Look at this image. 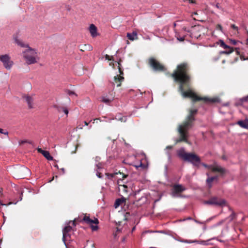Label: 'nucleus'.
<instances>
[{"instance_id": "nucleus-16", "label": "nucleus", "mask_w": 248, "mask_h": 248, "mask_svg": "<svg viewBox=\"0 0 248 248\" xmlns=\"http://www.w3.org/2000/svg\"><path fill=\"white\" fill-rule=\"evenodd\" d=\"M89 31L92 37H94L97 36V29L93 24H91L90 25Z\"/></svg>"}, {"instance_id": "nucleus-30", "label": "nucleus", "mask_w": 248, "mask_h": 248, "mask_svg": "<svg viewBox=\"0 0 248 248\" xmlns=\"http://www.w3.org/2000/svg\"><path fill=\"white\" fill-rule=\"evenodd\" d=\"M182 242H184V243H196V242H197L198 241L197 240H194V241H191V240H183L182 241Z\"/></svg>"}, {"instance_id": "nucleus-3", "label": "nucleus", "mask_w": 248, "mask_h": 248, "mask_svg": "<svg viewBox=\"0 0 248 248\" xmlns=\"http://www.w3.org/2000/svg\"><path fill=\"white\" fill-rule=\"evenodd\" d=\"M178 156L185 161L191 163L193 166L199 167L201 164V158L199 156L193 153H186L184 148L177 150Z\"/></svg>"}, {"instance_id": "nucleus-9", "label": "nucleus", "mask_w": 248, "mask_h": 248, "mask_svg": "<svg viewBox=\"0 0 248 248\" xmlns=\"http://www.w3.org/2000/svg\"><path fill=\"white\" fill-rule=\"evenodd\" d=\"M121 62H122L121 60H120L118 62V67L119 69V72L120 73V75H117V76H115L114 78V82L116 83H117V87H120L121 86V82H122L124 79V78L122 76H121V75H123V72L121 68Z\"/></svg>"}, {"instance_id": "nucleus-25", "label": "nucleus", "mask_w": 248, "mask_h": 248, "mask_svg": "<svg viewBox=\"0 0 248 248\" xmlns=\"http://www.w3.org/2000/svg\"><path fill=\"white\" fill-rule=\"evenodd\" d=\"M236 215L234 212H232L231 215L228 217V218L230 220V221H232L234 219L236 218Z\"/></svg>"}, {"instance_id": "nucleus-34", "label": "nucleus", "mask_w": 248, "mask_h": 248, "mask_svg": "<svg viewBox=\"0 0 248 248\" xmlns=\"http://www.w3.org/2000/svg\"><path fill=\"white\" fill-rule=\"evenodd\" d=\"M216 29L222 32V27L220 24H217L216 26Z\"/></svg>"}, {"instance_id": "nucleus-20", "label": "nucleus", "mask_w": 248, "mask_h": 248, "mask_svg": "<svg viewBox=\"0 0 248 248\" xmlns=\"http://www.w3.org/2000/svg\"><path fill=\"white\" fill-rule=\"evenodd\" d=\"M114 119H116L122 122H125L126 121V117L125 116H122L120 114L117 115L114 118L112 119V120Z\"/></svg>"}, {"instance_id": "nucleus-19", "label": "nucleus", "mask_w": 248, "mask_h": 248, "mask_svg": "<svg viewBox=\"0 0 248 248\" xmlns=\"http://www.w3.org/2000/svg\"><path fill=\"white\" fill-rule=\"evenodd\" d=\"M218 179V176H215L213 177H208L206 180V183L207 185L211 187V183L214 181V180H217Z\"/></svg>"}, {"instance_id": "nucleus-26", "label": "nucleus", "mask_w": 248, "mask_h": 248, "mask_svg": "<svg viewBox=\"0 0 248 248\" xmlns=\"http://www.w3.org/2000/svg\"><path fill=\"white\" fill-rule=\"evenodd\" d=\"M209 240L207 241H204V240H201L200 241H198L197 242L198 244L202 245H208L209 244Z\"/></svg>"}, {"instance_id": "nucleus-47", "label": "nucleus", "mask_w": 248, "mask_h": 248, "mask_svg": "<svg viewBox=\"0 0 248 248\" xmlns=\"http://www.w3.org/2000/svg\"><path fill=\"white\" fill-rule=\"evenodd\" d=\"M22 196H23V192H21V195L20 196V201H21L22 199Z\"/></svg>"}, {"instance_id": "nucleus-56", "label": "nucleus", "mask_w": 248, "mask_h": 248, "mask_svg": "<svg viewBox=\"0 0 248 248\" xmlns=\"http://www.w3.org/2000/svg\"><path fill=\"white\" fill-rule=\"evenodd\" d=\"M3 191V189L2 188H0V193L2 194V192Z\"/></svg>"}, {"instance_id": "nucleus-28", "label": "nucleus", "mask_w": 248, "mask_h": 248, "mask_svg": "<svg viewBox=\"0 0 248 248\" xmlns=\"http://www.w3.org/2000/svg\"><path fill=\"white\" fill-rule=\"evenodd\" d=\"M102 102H103L104 103H106V104H108L109 103H110L111 101V100L110 99L106 98L105 97H102Z\"/></svg>"}, {"instance_id": "nucleus-60", "label": "nucleus", "mask_w": 248, "mask_h": 248, "mask_svg": "<svg viewBox=\"0 0 248 248\" xmlns=\"http://www.w3.org/2000/svg\"><path fill=\"white\" fill-rule=\"evenodd\" d=\"M135 229V227H133V229H132V231H133Z\"/></svg>"}, {"instance_id": "nucleus-57", "label": "nucleus", "mask_w": 248, "mask_h": 248, "mask_svg": "<svg viewBox=\"0 0 248 248\" xmlns=\"http://www.w3.org/2000/svg\"><path fill=\"white\" fill-rule=\"evenodd\" d=\"M54 177H53L52 178V179H51V180H50L49 181V182H51L52 181H53V180H54Z\"/></svg>"}, {"instance_id": "nucleus-2", "label": "nucleus", "mask_w": 248, "mask_h": 248, "mask_svg": "<svg viewBox=\"0 0 248 248\" xmlns=\"http://www.w3.org/2000/svg\"><path fill=\"white\" fill-rule=\"evenodd\" d=\"M197 111L195 109H190L186 121L183 124L179 125L178 130L181 138L176 140V143L181 141L188 143L187 140L188 134L187 131L192 126V123L194 120L193 115L197 113Z\"/></svg>"}, {"instance_id": "nucleus-22", "label": "nucleus", "mask_w": 248, "mask_h": 248, "mask_svg": "<svg viewBox=\"0 0 248 248\" xmlns=\"http://www.w3.org/2000/svg\"><path fill=\"white\" fill-rule=\"evenodd\" d=\"M72 230V227L69 225H68L64 228L62 231V232H64V237H65L67 232H70Z\"/></svg>"}, {"instance_id": "nucleus-55", "label": "nucleus", "mask_w": 248, "mask_h": 248, "mask_svg": "<svg viewBox=\"0 0 248 248\" xmlns=\"http://www.w3.org/2000/svg\"><path fill=\"white\" fill-rule=\"evenodd\" d=\"M61 170L62 171L63 173H64V168H62Z\"/></svg>"}, {"instance_id": "nucleus-27", "label": "nucleus", "mask_w": 248, "mask_h": 248, "mask_svg": "<svg viewBox=\"0 0 248 248\" xmlns=\"http://www.w3.org/2000/svg\"><path fill=\"white\" fill-rule=\"evenodd\" d=\"M61 111H63L67 116L68 114V110L66 108H61L59 109V111L61 112Z\"/></svg>"}, {"instance_id": "nucleus-59", "label": "nucleus", "mask_w": 248, "mask_h": 248, "mask_svg": "<svg viewBox=\"0 0 248 248\" xmlns=\"http://www.w3.org/2000/svg\"><path fill=\"white\" fill-rule=\"evenodd\" d=\"M168 156H169V158H170V154L168 153Z\"/></svg>"}, {"instance_id": "nucleus-32", "label": "nucleus", "mask_w": 248, "mask_h": 248, "mask_svg": "<svg viewBox=\"0 0 248 248\" xmlns=\"http://www.w3.org/2000/svg\"><path fill=\"white\" fill-rule=\"evenodd\" d=\"M0 133L4 134L5 135H8V132L7 131H5L2 128H0Z\"/></svg>"}, {"instance_id": "nucleus-61", "label": "nucleus", "mask_w": 248, "mask_h": 248, "mask_svg": "<svg viewBox=\"0 0 248 248\" xmlns=\"http://www.w3.org/2000/svg\"><path fill=\"white\" fill-rule=\"evenodd\" d=\"M183 30H185V31H186V28H183Z\"/></svg>"}, {"instance_id": "nucleus-29", "label": "nucleus", "mask_w": 248, "mask_h": 248, "mask_svg": "<svg viewBox=\"0 0 248 248\" xmlns=\"http://www.w3.org/2000/svg\"><path fill=\"white\" fill-rule=\"evenodd\" d=\"M62 233H63L62 241H63L64 244L66 245V243H65L66 239L67 237H69L70 235H69V232H67L65 237H64V232H62Z\"/></svg>"}, {"instance_id": "nucleus-40", "label": "nucleus", "mask_w": 248, "mask_h": 248, "mask_svg": "<svg viewBox=\"0 0 248 248\" xmlns=\"http://www.w3.org/2000/svg\"><path fill=\"white\" fill-rule=\"evenodd\" d=\"M231 27L234 30H238V27L234 24L232 25Z\"/></svg>"}, {"instance_id": "nucleus-1", "label": "nucleus", "mask_w": 248, "mask_h": 248, "mask_svg": "<svg viewBox=\"0 0 248 248\" xmlns=\"http://www.w3.org/2000/svg\"><path fill=\"white\" fill-rule=\"evenodd\" d=\"M188 67L187 63H184L178 65L177 69L171 75L176 81L180 82L179 91L181 92L183 97H190L194 101L203 100L207 103H213L219 101L217 97L208 98L198 97L189 89V82L190 77L187 74Z\"/></svg>"}, {"instance_id": "nucleus-43", "label": "nucleus", "mask_w": 248, "mask_h": 248, "mask_svg": "<svg viewBox=\"0 0 248 248\" xmlns=\"http://www.w3.org/2000/svg\"><path fill=\"white\" fill-rule=\"evenodd\" d=\"M11 203H12V202H10L8 203V204H4L1 201H0V205H2V206H3V205H8L11 204Z\"/></svg>"}, {"instance_id": "nucleus-4", "label": "nucleus", "mask_w": 248, "mask_h": 248, "mask_svg": "<svg viewBox=\"0 0 248 248\" xmlns=\"http://www.w3.org/2000/svg\"><path fill=\"white\" fill-rule=\"evenodd\" d=\"M23 57L28 64H31L37 62L38 60V54L36 50L29 47L23 52Z\"/></svg>"}, {"instance_id": "nucleus-41", "label": "nucleus", "mask_w": 248, "mask_h": 248, "mask_svg": "<svg viewBox=\"0 0 248 248\" xmlns=\"http://www.w3.org/2000/svg\"><path fill=\"white\" fill-rule=\"evenodd\" d=\"M27 142V140H23L19 142V144H24Z\"/></svg>"}, {"instance_id": "nucleus-11", "label": "nucleus", "mask_w": 248, "mask_h": 248, "mask_svg": "<svg viewBox=\"0 0 248 248\" xmlns=\"http://www.w3.org/2000/svg\"><path fill=\"white\" fill-rule=\"evenodd\" d=\"M185 188L180 185H174L172 192V197H175L178 196V194L182 192L184 190H185Z\"/></svg>"}, {"instance_id": "nucleus-50", "label": "nucleus", "mask_w": 248, "mask_h": 248, "mask_svg": "<svg viewBox=\"0 0 248 248\" xmlns=\"http://www.w3.org/2000/svg\"><path fill=\"white\" fill-rule=\"evenodd\" d=\"M97 120H100V121H102V120H100V119L97 118V119H94V120H93L94 121H93V123H95V121H97Z\"/></svg>"}, {"instance_id": "nucleus-42", "label": "nucleus", "mask_w": 248, "mask_h": 248, "mask_svg": "<svg viewBox=\"0 0 248 248\" xmlns=\"http://www.w3.org/2000/svg\"><path fill=\"white\" fill-rule=\"evenodd\" d=\"M194 221L197 223H199V224H204L205 223V222H201V221H199L197 220H194Z\"/></svg>"}, {"instance_id": "nucleus-5", "label": "nucleus", "mask_w": 248, "mask_h": 248, "mask_svg": "<svg viewBox=\"0 0 248 248\" xmlns=\"http://www.w3.org/2000/svg\"><path fill=\"white\" fill-rule=\"evenodd\" d=\"M204 203L207 204L215 205L221 207L227 205V202L225 200L219 198L217 197L211 198L209 200L205 201Z\"/></svg>"}, {"instance_id": "nucleus-44", "label": "nucleus", "mask_w": 248, "mask_h": 248, "mask_svg": "<svg viewBox=\"0 0 248 248\" xmlns=\"http://www.w3.org/2000/svg\"><path fill=\"white\" fill-rule=\"evenodd\" d=\"M215 217H210V218H208V219H207V220L205 222H205H209V221H211L212 219H213V218H215Z\"/></svg>"}, {"instance_id": "nucleus-33", "label": "nucleus", "mask_w": 248, "mask_h": 248, "mask_svg": "<svg viewBox=\"0 0 248 248\" xmlns=\"http://www.w3.org/2000/svg\"><path fill=\"white\" fill-rule=\"evenodd\" d=\"M215 6H216V7L217 8H218V9H219L221 10L222 12H224V9L222 7H221V6H220V5H219V4L218 3H217V4L215 5Z\"/></svg>"}, {"instance_id": "nucleus-15", "label": "nucleus", "mask_w": 248, "mask_h": 248, "mask_svg": "<svg viewBox=\"0 0 248 248\" xmlns=\"http://www.w3.org/2000/svg\"><path fill=\"white\" fill-rule=\"evenodd\" d=\"M118 173H120V175H122V178H123V180H124L125 178H126L128 175H126V174H124L123 173H121L120 171H119V172H115V173H106V175L107 176L108 178V179H112V178L116 175L118 174Z\"/></svg>"}, {"instance_id": "nucleus-12", "label": "nucleus", "mask_w": 248, "mask_h": 248, "mask_svg": "<svg viewBox=\"0 0 248 248\" xmlns=\"http://www.w3.org/2000/svg\"><path fill=\"white\" fill-rule=\"evenodd\" d=\"M37 150L39 153H41L48 160H53V157L50 155L49 152L43 150L41 148H38Z\"/></svg>"}, {"instance_id": "nucleus-10", "label": "nucleus", "mask_w": 248, "mask_h": 248, "mask_svg": "<svg viewBox=\"0 0 248 248\" xmlns=\"http://www.w3.org/2000/svg\"><path fill=\"white\" fill-rule=\"evenodd\" d=\"M149 63L151 66L155 71H163L164 70V66L153 58L149 60Z\"/></svg>"}, {"instance_id": "nucleus-8", "label": "nucleus", "mask_w": 248, "mask_h": 248, "mask_svg": "<svg viewBox=\"0 0 248 248\" xmlns=\"http://www.w3.org/2000/svg\"><path fill=\"white\" fill-rule=\"evenodd\" d=\"M200 164L202 165L206 168L211 170L213 172H217L220 173L221 174H223L226 172V170L224 168L217 164H215L214 165H208L205 163L201 162Z\"/></svg>"}, {"instance_id": "nucleus-14", "label": "nucleus", "mask_w": 248, "mask_h": 248, "mask_svg": "<svg viewBox=\"0 0 248 248\" xmlns=\"http://www.w3.org/2000/svg\"><path fill=\"white\" fill-rule=\"evenodd\" d=\"M15 42L16 44H17L18 46L23 47H27L29 48L30 47L28 44H25L23 42H22L20 39H18L16 36H14V37Z\"/></svg>"}, {"instance_id": "nucleus-48", "label": "nucleus", "mask_w": 248, "mask_h": 248, "mask_svg": "<svg viewBox=\"0 0 248 248\" xmlns=\"http://www.w3.org/2000/svg\"><path fill=\"white\" fill-rule=\"evenodd\" d=\"M69 94V95H72V94H74V93L72 91H69V93H68Z\"/></svg>"}, {"instance_id": "nucleus-64", "label": "nucleus", "mask_w": 248, "mask_h": 248, "mask_svg": "<svg viewBox=\"0 0 248 248\" xmlns=\"http://www.w3.org/2000/svg\"><path fill=\"white\" fill-rule=\"evenodd\" d=\"M149 248H155V247H150Z\"/></svg>"}, {"instance_id": "nucleus-24", "label": "nucleus", "mask_w": 248, "mask_h": 248, "mask_svg": "<svg viewBox=\"0 0 248 248\" xmlns=\"http://www.w3.org/2000/svg\"><path fill=\"white\" fill-rule=\"evenodd\" d=\"M220 46L224 49H230V46L226 45L222 40H220Z\"/></svg>"}, {"instance_id": "nucleus-51", "label": "nucleus", "mask_w": 248, "mask_h": 248, "mask_svg": "<svg viewBox=\"0 0 248 248\" xmlns=\"http://www.w3.org/2000/svg\"><path fill=\"white\" fill-rule=\"evenodd\" d=\"M27 143H29L30 144H32V142L31 141L28 140H27Z\"/></svg>"}, {"instance_id": "nucleus-58", "label": "nucleus", "mask_w": 248, "mask_h": 248, "mask_svg": "<svg viewBox=\"0 0 248 248\" xmlns=\"http://www.w3.org/2000/svg\"><path fill=\"white\" fill-rule=\"evenodd\" d=\"M54 167H56V168H58V165H57V164H56V165H54Z\"/></svg>"}, {"instance_id": "nucleus-36", "label": "nucleus", "mask_w": 248, "mask_h": 248, "mask_svg": "<svg viewBox=\"0 0 248 248\" xmlns=\"http://www.w3.org/2000/svg\"><path fill=\"white\" fill-rule=\"evenodd\" d=\"M96 166L97 168V170H100L102 168V165L100 163L97 164Z\"/></svg>"}, {"instance_id": "nucleus-6", "label": "nucleus", "mask_w": 248, "mask_h": 248, "mask_svg": "<svg viewBox=\"0 0 248 248\" xmlns=\"http://www.w3.org/2000/svg\"><path fill=\"white\" fill-rule=\"evenodd\" d=\"M0 61L2 63L3 66L7 70H10L14 65V62L11 57L7 54L0 56Z\"/></svg>"}, {"instance_id": "nucleus-53", "label": "nucleus", "mask_w": 248, "mask_h": 248, "mask_svg": "<svg viewBox=\"0 0 248 248\" xmlns=\"http://www.w3.org/2000/svg\"><path fill=\"white\" fill-rule=\"evenodd\" d=\"M70 222H72V224L74 225V226H75L76 225V224H75V221H70Z\"/></svg>"}, {"instance_id": "nucleus-7", "label": "nucleus", "mask_w": 248, "mask_h": 248, "mask_svg": "<svg viewBox=\"0 0 248 248\" xmlns=\"http://www.w3.org/2000/svg\"><path fill=\"white\" fill-rule=\"evenodd\" d=\"M83 220L87 224H89L93 231L97 230L98 227L97 225L99 221L97 218L94 217L93 219H91L89 217L85 216L83 218Z\"/></svg>"}, {"instance_id": "nucleus-54", "label": "nucleus", "mask_w": 248, "mask_h": 248, "mask_svg": "<svg viewBox=\"0 0 248 248\" xmlns=\"http://www.w3.org/2000/svg\"><path fill=\"white\" fill-rule=\"evenodd\" d=\"M84 123H85V124L86 125H88V124H89V123H87V122H86V121H85V122H84Z\"/></svg>"}, {"instance_id": "nucleus-46", "label": "nucleus", "mask_w": 248, "mask_h": 248, "mask_svg": "<svg viewBox=\"0 0 248 248\" xmlns=\"http://www.w3.org/2000/svg\"><path fill=\"white\" fill-rule=\"evenodd\" d=\"M109 65L111 66H112L113 67H114V62H111L109 63Z\"/></svg>"}, {"instance_id": "nucleus-62", "label": "nucleus", "mask_w": 248, "mask_h": 248, "mask_svg": "<svg viewBox=\"0 0 248 248\" xmlns=\"http://www.w3.org/2000/svg\"><path fill=\"white\" fill-rule=\"evenodd\" d=\"M225 62V60H223V61H222V63H224Z\"/></svg>"}, {"instance_id": "nucleus-63", "label": "nucleus", "mask_w": 248, "mask_h": 248, "mask_svg": "<svg viewBox=\"0 0 248 248\" xmlns=\"http://www.w3.org/2000/svg\"><path fill=\"white\" fill-rule=\"evenodd\" d=\"M206 174H207V176H209V173H206Z\"/></svg>"}, {"instance_id": "nucleus-13", "label": "nucleus", "mask_w": 248, "mask_h": 248, "mask_svg": "<svg viewBox=\"0 0 248 248\" xmlns=\"http://www.w3.org/2000/svg\"><path fill=\"white\" fill-rule=\"evenodd\" d=\"M23 97L25 101L27 103L29 108H32L33 101L32 97L27 95H24Z\"/></svg>"}, {"instance_id": "nucleus-35", "label": "nucleus", "mask_w": 248, "mask_h": 248, "mask_svg": "<svg viewBox=\"0 0 248 248\" xmlns=\"http://www.w3.org/2000/svg\"><path fill=\"white\" fill-rule=\"evenodd\" d=\"M225 221V220H220V221H219L218 223H217L216 225V226H219L220 225H221L222 224H223Z\"/></svg>"}, {"instance_id": "nucleus-18", "label": "nucleus", "mask_w": 248, "mask_h": 248, "mask_svg": "<svg viewBox=\"0 0 248 248\" xmlns=\"http://www.w3.org/2000/svg\"><path fill=\"white\" fill-rule=\"evenodd\" d=\"M125 202V199L124 198L121 199H117L114 203V207L115 208H118L120 205L124 203Z\"/></svg>"}, {"instance_id": "nucleus-31", "label": "nucleus", "mask_w": 248, "mask_h": 248, "mask_svg": "<svg viewBox=\"0 0 248 248\" xmlns=\"http://www.w3.org/2000/svg\"><path fill=\"white\" fill-rule=\"evenodd\" d=\"M105 59L106 60H109V61H114V59H113V56H110L107 54H106L105 56Z\"/></svg>"}, {"instance_id": "nucleus-17", "label": "nucleus", "mask_w": 248, "mask_h": 248, "mask_svg": "<svg viewBox=\"0 0 248 248\" xmlns=\"http://www.w3.org/2000/svg\"><path fill=\"white\" fill-rule=\"evenodd\" d=\"M127 37L129 40L134 41L138 39L137 33L136 31H133L132 33H127Z\"/></svg>"}, {"instance_id": "nucleus-38", "label": "nucleus", "mask_w": 248, "mask_h": 248, "mask_svg": "<svg viewBox=\"0 0 248 248\" xmlns=\"http://www.w3.org/2000/svg\"><path fill=\"white\" fill-rule=\"evenodd\" d=\"M122 186L123 187V190L125 191V192H127V186H126V185H123V186Z\"/></svg>"}, {"instance_id": "nucleus-52", "label": "nucleus", "mask_w": 248, "mask_h": 248, "mask_svg": "<svg viewBox=\"0 0 248 248\" xmlns=\"http://www.w3.org/2000/svg\"><path fill=\"white\" fill-rule=\"evenodd\" d=\"M172 148V146H168L166 148L167 149H171Z\"/></svg>"}, {"instance_id": "nucleus-45", "label": "nucleus", "mask_w": 248, "mask_h": 248, "mask_svg": "<svg viewBox=\"0 0 248 248\" xmlns=\"http://www.w3.org/2000/svg\"><path fill=\"white\" fill-rule=\"evenodd\" d=\"M242 100H244V101H248V96H247L246 97L243 98L242 99Z\"/></svg>"}, {"instance_id": "nucleus-37", "label": "nucleus", "mask_w": 248, "mask_h": 248, "mask_svg": "<svg viewBox=\"0 0 248 248\" xmlns=\"http://www.w3.org/2000/svg\"><path fill=\"white\" fill-rule=\"evenodd\" d=\"M96 175L99 178H101L102 177V175H101V173L99 172L97 170L96 172Z\"/></svg>"}, {"instance_id": "nucleus-21", "label": "nucleus", "mask_w": 248, "mask_h": 248, "mask_svg": "<svg viewBox=\"0 0 248 248\" xmlns=\"http://www.w3.org/2000/svg\"><path fill=\"white\" fill-rule=\"evenodd\" d=\"M237 124L242 127L246 128H248V124L246 122L239 121L238 122Z\"/></svg>"}, {"instance_id": "nucleus-23", "label": "nucleus", "mask_w": 248, "mask_h": 248, "mask_svg": "<svg viewBox=\"0 0 248 248\" xmlns=\"http://www.w3.org/2000/svg\"><path fill=\"white\" fill-rule=\"evenodd\" d=\"M226 50L223 51H221L220 53L221 54H229L233 52V49L232 47H231L230 46V49H225Z\"/></svg>"}, {"instance_id": "nucleus-39", "label": "nucleus", "mask_w": 248, "mask_h": 248, "mask_svg": "<svg viewBox=\"0 0 248 248\" xmlns=\"http://www.w3.org/2000/svg\"><path fill=\"white\" fill-rule=\"evenodd\" d=\"M177 39L178 40H179L180 41H183L185 39V37H177Z\"/></svg>"}, {"instance_id": "nucleus-49", "label": "nucleus", "mask_w": 248, "mask_h": 248, "mask_svg": "<svg viewBox=\"0 0 248 248\" xmlns=\"http://www.w3.org/2000/svg\"><path fill=\"white\" fill-rule=\"evenodd\" d=\"M232 43L233 45H236V41L235 40H232Z\"/></svg>"}]
</instances>
